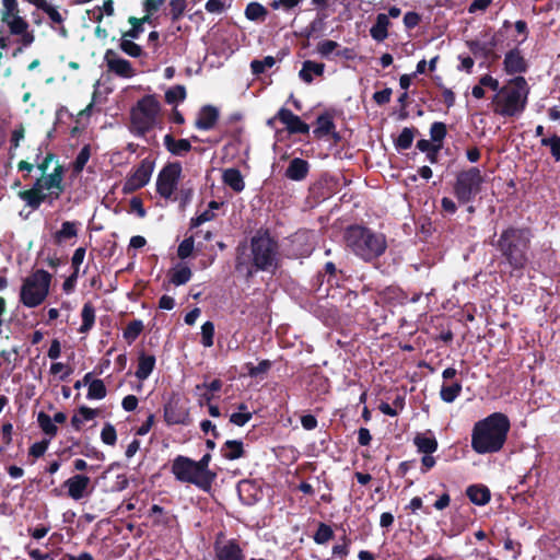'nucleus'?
I'll use <instances>...</instances> for the list:
<instances>
[{
    "mask_svg": "<svg viewBox=\"0 0 560 560\" xmlns=\"http://www.w3.org/2000/svg\"><path fill=\"white\" fill-rule=\"evenodd\" d=\"M466 495L476 505H486L490 499L491 493L485 485H471L466 489Z\"/></svg>",
    "mask_w": 560,
    "mask_h": 560,
    "instance_id": "obj_28",
    "label": "nucleus"
},
{
    "mask_svg": "<svg viewBox=\"0 0 560 560\" xmlns=\"http://www.w3.org/2000/svg\"><path fill=\"white\" fill-rule=\"evenodd\" d=\"M194 248H195L194 236L191 235V236L184 238L177 248L178 258H180L183 260L188 258L189 256H191Z\"/></svg>",
    "mask_w": 560,
    "mask_h": 560,
    "instance_id": "obj_56",
    "label": "nucleus"
},
{
    "mask_svg": "<svg viewBox=\"0 0 560 560\" xmlns=\"http://www.w3.org/2000/svg\"><path fill=\"white\" fill-rule=\"evenodd\" d=\"M156 359L153 354H147L145 352H140L138 357V365L136 370V377L140 381L147 380L155 368Z\"/></svg>",
    "mask_w": 560,
    "mask_h": 560,
    "instance_id": "obj_25",
    "label": "nucleus"
},
{
    "mask_svg": "<svg viewBox=\"0 0 560 560\" xmlns=\"http://www.w3.org/2000/svg\"><path fill=\"white\" fill-rule=\"evenodd\" d=\"M78 222L65 221L61 229L54 234V242L61 244L62 242L75 237L78 235Z\"/></svg>",
    "mask_w": 560,
    "mask_h": 560,
    "instance_id": "obj_36",
    "label": "nucleus"
},
{
    "mask_svg": "<svg viewBox=\"0 0 560 560\" xmlns=\"http://www.w3.org/2000/svg\"><path fill=\"white\" fill-rule=\"evenodd\" d=\"M324 71H325L324 63L315 62L312 60H305L302 65V69L299 72V77L303 82L311 84L314 80L313 74H315L317 77H322L324 74Z\"/></svg>",
    "mask_w": 560,
    "mask_h": 560,
    "instance_id": "obj_31",
    "label": "nucleus"
},
{
    "mask_svg": "<svg viewBox=\"0 0 560 560\" xmlns=\"http://www.w3.org/2000/svg\"><path fill=\"white\" fill-rule=\"evenodd\" d=\"M182 174L179 162L167 163L156 178V192L164 199H171L177 189Z\"/></svg>",
    "mask_w": 560,
    "mask_h": 560,
    "instance_id": "obj_12",
    "label": "nucleus"
},
{
    "mask_svg": "<svg viewBox=\"0 0 560 560\" xmlns=\"http://www.w3.org/2000/svg\"><path fill=\"white\" fill-rule=\"evenodd\" d=\"M314 249L307 232H296L290 237L287 257L291 259L308 257Z\"/></svg>",
    "mask_w": 560,
    "mask_h": 560,
    "instance_id": "obj_15",
    "label": "nucleus"
},
{
    "mask_svg": "<svg viewBox=\"0 0 560 560\" xmlns=\"http://www.w3.org/2000/svg\"><path fill=\"white\" fill-rule=\"evenodd\" d=\"M149 516L154 517V525H170L172 516H170L162 506L153 504L149 511Z\"/></svg>",
    "mask_w": 560,
    "mask_h": 560,
    "instance_id": "obj_49",
    "label": "nucleus"
},
{
    "mask_svg": "<svg viewBox=\"0 0 560 560\" xmlns=\"http://www.w3.org/2000/svg\"><path fill=\"white\" fill-rule=\"evenodd\" d=\"M131 122L133 127V133L138 137H145L155 125L156 119L145 118L144 116L131 113Z\"/></svg>",
    "mask_w": 560,
    "mask_h": 560,
    "instance_id": "obj_34",
    "label": "nucleus"
},
{
    "mask_svg": "<svg viewBox=\"0 0 560 560\" xmlns=\"http://www.w3.org/2000/svg\"><path fill=\"white\" fill-rule=\"evenodd\" d=\"M144 326L142 320L140 319H133L129 322L124 329V338L127 340L128 343H132L142 332Z\"/></svg>",
    "mask_w": 560,
    "mask_h": 560,
    "instance_id": "obj_41",
    "label": "nucleus"
},
{
    "mask_svg": "<svg viewBox=\"0 0 560 560\" xmlns=\"http://www.w3.org/2000/svg\"><path fill=\"white\" fill-rule=\"evenodd\" d=\"M271 366L272 363L270 360H261L257 365H254L250 362L245 364L247 374L253 378H257L260 375L266 374L271 369Z\"/></svg>",
    "mask_w": 560,
    "mask_h": 560,
    "instance_id": "obj_48",
    "label": "nucleus"
},
{
    "mask_svg": "<svg viewBox=\"0 0 560 560\" xmlns=\"http://www.w3.org/2000/svg\"><path fill=\"white\" fill-rule=\"evenodd\" d=\"M205 9L209 13L221 14L226 9L225 0H208Z\"/></svg>",
    "mask_w": 560,
    "mask_h": 560,
    "instance_id": "obj_64",
    "label": "nucleus"
},
{
    "mask_svg": "<svg viewBox=\"0 0 560 560\" xmlns=\"http://www.w3.org/2000/svg\"><path fill=\"white\" fill-rule=\"evenodd\" d=\"M325 275L327 276V282L332 285L334 283H338L339 279L338 273L341 275L342 272L337 270L336 265L332 261H328L324 266Z\"/></svg>",
    "mask_w": 560,
    "mask_h": 560,
    "instance_id": "obj_61",
    "label": "nucleus"
},
{
    "mask_svg": "<svg viewBox=\"0 0 560 560\" xmlns=\"http://www.w3.org/2000/svg\"><path fill=\"white\" fill-rule=\"evenodd\" d=\"M280 267L279 243L269 229H258L250 237L249 246L236 247L235 271L247 280L259 271L275 272Z\"/></svg>",
    "mask_w": 560,
    "mask_h": 560,
    "instance_id": "obj_2",
    "label": "nucleus"
},
{
    "mask_svg": "<svg viewBox=\"0 0 560 560\" xmlns=\"http://www.w3.org/2000/svg\"><path fill=\"white\" fill-rule=\"evenodd\" d=\"M466 45L474 56H480L485 59H493L492 54L490 52L485 43H480L479 40H467Z\"/></svg>",
    "mask_w": 560,
    "mask_h": 560,
    "instance_id": "obj_52",
    "label": "nucleus"
},
{
    "mask_svg": "<svg viewBox=\"0 0 560 560\" xmlns=\"http://www.w3.org/2000/svg\"><path fill=\"white\" fill-rule=\"evenodd\" d=\"M503 66L504 71L510 75L524 73L528 69L527 61L518 48H513L505 54Z\"/></svg>",
    "mask_w": 560,
    "mask_h": 560,
    "instance_id": "obj_19",
    "label": "nucleus"
},
{
    "mask_svg": "<svg viewBox=\"0 0 560 560\" xmlns=\"http://www.w3.org/2000/svg\"><path fill=\"white\" fill-rule=\"evenodd\" d=\"M222 180L235 192H241L245 188V182L238 168L231 167L224 170Z\"/></svg>",
    "mask_w": 560,
    "mask_h": 560,
    "instance_id": "obj_30",
    "label": "nucleus"
},
{
    "mask_svg": "<svg viewBox=\"0 0 560 560\" xmlns=\"http://www.w3.org/2000/svg\"><path fill=\"white\" fill-rule=\"evenodd\" d=\"M541 147H547L550 150V154L556 162H560V136L553 133L550 137L541 138Z\"/></svg>",
    "mask_w": 560,
    "mask_h": 560,
    "instance_id": "obj_42",
    "label": "nucleus"
},
{
    "mask_svg": "<svg viewBox=\"0 0 560 560\" xmlns=\"http://www.w3.org/2000/svg\"><path fill=\"white\" fill-rule=\"evenodd\" d=\"M390 25L389 19L385 13H380L376 21L370 28V34L376 42H383L388 37V26Z\"/></svg>",
    "mask_w": 560,
    "mask_h": 560,
    "instance_id": "obj_32",
    "label": "nucleus"
},
{
    "mask_svg": "<svg viewBox=\"0 0 560 560\" xmlns=\"http://www.w3.org/2000/svg\"><path fill=\"white\" fill-rule=\"evenodd\" d=\"M107 395L104 382L100 378L93 380L88 389V399H103Z\"/></svg>",
    "mask_w": 560,
    "mask_h": 560,
    "instance_id": "obj_46",
    "label": "nucleus"
},
{
    "mask_svg": "<svg viewBox=\"0 0 560 560\" xmlns=\"http://www.w3.org/2000/svg\"><path fill=\"white\" fill-rule=\"evenodd\" d=\"M128 22L131 24V28L122 33V37L137 39L143 33V25L138 21V18L130 16Z\"/></svg>",
    "mask_w": 560,
    "mask_h": 560,
    "instance_id": "obj_57",
    "label": "nucleus"
},
{
    "mask_svg": "<svg viewBox=\"0 0 560 560\" xmlns=\"http://www.w3.org/2000/svg\"><path fill=\"white\" fill-rule=\"evenodd\" d=\"M334 129H336L334 117L330 113L325 112L317 116L316 127L314 128L313 133L315 138L322 139L328 136L329 132H334Z\"/></svg>",
    "mask_w": 560,
    "mask_h": 560,
    "instance_id": "obj_27",
    "label": "nucleus"
},
{
    "mask_svg": "<svg viewBox=\"0 0 560 560\" xmlns=\"http://www.w3.org/2000/svg\"><path fill=\"white\" fill-rule=\"evenodd\" d=\"M187 96L186 88L182 84L174 85L165 92V102L167 104H176L184 102Z\"/></svg>",
    "mask_w": 560,
    "mask_h": 560,
    "instance_id": "obj_44",
    "label": "nucleus"
},
{
    "mask_svg": "<svg viewBox=\"0 0 560 560\" xmlns=\"http://www.w3.org/2000/svg\"><path fill=\"white\" fill-rule=\"evenodd\" d=\"M161 110V104L155 95H144L137 102L131 113L144 116L145 118L156 119Z\"/></svg>",
    "mask_w": 560,
    "mask_h": 560,
    "instance_id": "obj_20",
    "label": "nucleus"
},
{
    "mask_svg": "<svg viewBox=\"0 0 560 560\" xmlns=\"http://www.w3.org/2000/svg\"><path fill=\"white\" fill-rule=\"evenodd\" d=\"M413 444L417 451L422 454H433L439 447L438 440L430 433H417L413 438Z\"/></svg>",
    "mask_w": 560,
    "mask_h": 560,
    "instance_id": "obj_26",
    "label": "nucleus"
},
{
    "mask_svg": "<svg viewBox=\"0 0 560 560\" xmlns=\"http://www.w3.org/2000/svg\"><path fill=\"white\" fill-rule=\"evenodd\" d=\"M211 455L205 454L198 462L194 460V466L199 474L200 481L202 482V490L208 492L211 490L212 485L217 478V474L209 469Z\"/></svg>",
    "mask_w": 560,
    "mask_h": 560,
    "instance_id": "obj_22",
    "label": "nucleus"
},
{
    "mask_svg": "<svg viewBox=\"0 0 560 560\" xmlns=\"http://www.w3.org/2000/svg\"><path fill=\"white\" fill-rule=\"evenodd\" d=\"M104 61L108 71L115 73L117 77L130 79L136 74L131 62L127 59L120 58L113 49H107L105 51Z\"/></svg>",
    "mask_w": 560,
    "mask_h": 560,
    "instance_id": "obj_16",
    "label": "nucleus"
},
{
    "mask_svg": "<svg viewBox=\"0 0 560 560\" xmlns=\"http://www.w3.org/2000/svg\"><path fill=\"white\" fill-rule=\"evenodd\" d=\"M164 147L174 156H184L192 148L188 139H175L171 133L164 136Z\"/></svg>",
    "mask_w": 560,
    "mask_h": 560,
    "instance_id": "obj_24",
    "label": "nucleus"
},
{
    "mask_svg": "<svg viewBox=\"0 0 560 560\" xmlns=\"http://www.w3.org/2000/svg\"><path fill=\"white\" fill-rule=\"evenodd\" d=\"M418 133L415 127H405L400 135L394 140L395 148L398 151H405L411 148L413 139Z\"/></svg>",
    "mask_w": 560,
    "mask_h": 560,
    "instance_id": "obj_35",
    "label": "nucleus"
},
{
    "mask_svg": "<svg viewBox=\"0 0 560 560\" xmlns=\"http://www.w3.org/2000/svg\"><path fill=\"white\" fill-rule=\"evenodd\" d=\"M51 275L44 270L37 269L27 276L21 285L20 302L28 307L39 306L49 293Z\"/></svg>",
    "mask_w": 560,
    "mask_h": 560,
    "instance_id": "obj_7",
    "label": "nucleus"
},
{
    "mask_svg": "<svg viewBox=\"0 0 560 560\" xmlns=\"http://www.w3.org/2000/svg\"><path fill=\"white\" fill-rule=\"evenodd\" d=\"M37 424L45 435L51 440L58 433V427L54 423L52 418L45 411H39L37 415Z\"/></svg>",
    "mask_w": 560,
    "mask_h": 560,
    "instance_id": "obj_40",
    "label": "nucleus"
},
{
    "mask_svg": "<svg viewBox=\"0 0 560 560\" xmlns=\"http://www.w3.org/2000/svg\"><path fill=\"white\" fill-rule=\"evenodd\" d=\"M247 20L253 22H264L268 15V10L259 2H249L244 12Z\"/></svg>",
    "mask_w": 560,
    "mask_h": 560,
    "instance_id": "obj_38",
    "label": "nucleus"
},
{
    "mask_svg": "<svg viewBox=\"0 0 560 560\" xmlns=\"http://www.w3.org/2000/svg\"><path fill=\"white\" fill-rule=\"evenodd\" d=\"M308 173L310 163L304 159L294 158L290 161L284 175L291 180L301 182L307 177Z\"/></svg>",
    "mask_w": 560,
    "mask_h": 560,
    "instance_id": "obj_23",
    "label": "nucleus"
},
{
    "mask_svg": "<svg viewBox=\"0 0 560 560\" xmlns=\"http://www.w3.org/2000/svg\"><path fill=\"white\" fill-rule=\"evenodd\" d=\"M533 236L529 226L509 225L490 244L500 254L501 264L522 275L530 261Z\"/></svg>",
    "mask_w": 560,
    "mask_h": 560,
    "instance_id": "obj_3",
    "label": "nucleus"
},
{
    "mask_svg": "<svg viewBox=\"0 0 560 560\" xmlns=\"http://www.w3.org/2000/svg\"><path fill=\"white\" fill-rule=\"evenodd\" d=\"M276 118L285 126L287 130L291 135H307L310 132V126L288 108H280Z\"/></svg>",
    "mask_w": 560,
    "mask_h": 560,
    "instance_id": "obj_18",
    "label": "nucleus"
},
{
    "mask_svg": "<svg viewBox=\"0 0 560 560\" xmlns=\"http://www.w3.org/2000/svg\"><path fill=\"white\" fill-rule=\"evenodd\" d=\"M49 443H50L49 439H44L39 442L32 444L31 447L28 448V455L33 456L34 458L42 457L46 453V451L49 446Z\"/></svg>",
    "mask_w": 560,
    "mask_h": 560,
    "instance_id": "obj_60",
    "label": "nucleus"
},
{
    "mask_svg": "<svg viewBox=\"0 0 560 560\" xmlns=\"http://www.w3.org/2000/svg\"><path fill=\"white\" fill-rule=\"evenodd\" d=\"M214 219V213L210 210H205L200 214L190 220V229L198 228L199 225Z\"/></svg>",
    "mask_w": 560,
    "mask_h": 560,
    "instance_id": "obj_63",
    "label": "nucleus"
},
{
    "mask_svg": "<svg viewBox=\"0 0 560 560\" xmlns=\"http://www.w3.org/2000/svg\"><path fill=\"white\" fill-rule=\"evenodd\" d=\"M276 63V59L272 56H267L264 59H254L250 62V69L253 74L259 75L264 73L267 69L273 67Z\"/></svg>",
    "mask_w": 560,
    "mask_h": 560,
    "instance_id": "obj_51",
    "label": "nucleus"
},
{
    "mask_svg": "<svg viewBox=\"0 0 560 560\" xmlns=\"http://www.w3.org/2000/svg\"><path fill=\"white\" fill-rule=\"evenodd\" d=\"M334 536H335V533H334L331 526H329L326 523L320 522L318 524L317 530L313 535V539L317 545H325L326 542L331 540L334 538Z\"/></svg>",
    "mask_w": 560,
    "mask_h": 560,
    "instance_id": "obj_43",
    "label": "nucleus"
},
{
    "mask_svg": "<svg viewBox=\"0 0 560 560\" xmlns=\"http://www.w3.org/2000/svg\"><path fill=\"white\" fill-rule=\"evenodd\" d=\"M253 418V413L250 411L245 412H233L230 416V422L237 427H244L247 422H249Z\"/></svg>",
    "mask_w": 560,
    "mask_h": 560,
    "instance_id": "obj_62",
    "label": "nucleus"
},
{
    "mask_svg": "<svg viewBox=\"0 0 560 560\" xmlns=\"http://www.w3.org/2000/svg\"><path fill=\"white\" fill-rule=\"evenodd\" d=\"M214 329V324L210 320L202 324L200 342L203 347L210 348L213 346Z\"/></svg>",
    "mask_w": 560,
    "mask_h": 560,
    "instance_id": "obj_53",
    "label": "nucleus"
},
{
    "mask_svg": "<svg viewBox=\"0 0 560 560\" xmlns=\"http://www.w3.org/2000/svg\"><path fill=\"white\" fill-rule=\"evenodd\" d=\"M172 474L176 480L195 485L202 490V482L194 466V459L184 455L176 456L172 463Z\"/></svg>",
    "mask_w": 560,
    "mask_h": 560,
    "instance_id": "obj_13",
    "label": "nucleus"
},
{
    "mask_svg": "<svg viewBox=\"0 0 560 560\" xmlns=\"http://www.w3.org/2000/svg\"><path fill=\"white\" fill-rule=\"evenodd\" d=\"M339 47V44L331 39H325L317 44V51L324 58L329 56Z\"/></svg>",
    "mask_w": 560,
    "mask_h": 560,
    "instance_id": "obj_58",
    "label": "nucleus"
},
{
    "mask_svg": "<svg viewBox=\"0 0 560 560\" xmlns=\"http://www.w3.org/2000/svg\"><path fill=\"white\" fill-rule=\"evenodd\" d=\"M91 479L86 475L77 474L63 481L62 487L68 490V497L74 501H80L88 494V488Z\"/></svg>",
    "mask_w": 560,
    "mask_h": 560,
    "instance_id": "obj_17",
    "label": "nucleus"
},
{
    "mask_svg": "<svg viewBox=\"0 0 560 560\" xmlns=\"http://www.w3.org/2000/svg\"><path fill=\"white\" fill-rule=\"evenodd\" d=\"M119 48L121 49V51H124L126 55L132 58H139L143 55L142 47L127 37L121 36Z\"/></svg>",
    "mask_w": 560,
    "mask_h": 560,
    "instance_id": "obj_47",
    "label": "nucleus"
},
{
    "mask_svg": "<svg viewBox=\"0 0 560 560\" xmlns=\"http://www.w3.org/2000/svg\"><path fill=\"white\" fill-rule=\"evenodd\" d=\"M163 418L167 425H189L190 409L179 393H172L163 406Z\"/></svg>",
    "mask_w": 560,
    "mask_h": 560,
    "instance_id": "obj_10",
    "label": "nucleus"
},
{
    "mask_svg": "<svg viewBox=\"0 0 560 560\" xmlns=\"http://www.w3.org/2000/svg\"><path fill=\"white\" fill-rule=\"evenodd\" d=\"M529 85L526 79L517 75L508 81L491 100L493 113L502 117H517L526 108Z\"/></svg>",
    "mask_w": 560,
    "mask_h": 560,
    "instance_id": "obj_6",
    "label": "nucleus"
},
{
    "mask_svg": "<svg viewBox=\"0 0 560 560\" xmlns=\"http://www.w3.org/2000/svg\"><path fill=\"white\" fill-rule=\"evenodd\" d=\"M485 177L481 171L471 166L467 170H462L456 174L453 185V194L459 205H467L476 198L481 191Z\"/></svg>",
    "mask_w": 560,
    "mask_h": 560,
    "instance_id": "obj_8",
    "label": "nucleus"
},
{
    "mask_svg": "<svg viewBox=\"0 0 560 560\" xmlns=\"http://www.w3.org/2000/svg\"><path fill=\"white\" fill-rule=\"evenodd\" d=\"M91 156V148L90 144L83 145V148L78 153L75 160L73 161L72 167L73 172L79 174L83 171L89 159Z\"/></svg>",
    "mask_w": 560,
    "mask_h": 560,
    "instance_id": "obj_50",
    "label": "nucleus"
},
{
    "mask_svg": "<svg viewBox=\"0 0 560 560\" xmlns=\"http://www.w3.org/2000/svg\"><path fill=\"white\" fill-rule=\"evenodd\" d=\"M82 324L79 328V332L88 334L94 326L95 323V308L91 302L84 303L81 311Z\"/></svg>",
    "mask_w": 560,
    "mask_h": 560,
    "instance_id": "obj_37",
    "label": "nucleus"
},
{
    "mask_svg": "<svg viewBox=\"0 0 560 560\" xmlns=\"http://www.w3.org/2000/svg\"><path fill=\"white\" fill-rule=\"evenodd\" d=\"M43 154L42 148L37 149L34 159L40 176L36 178L32 188L19 191L18 196L32 210H37L42 203L54 206L61 195L65 192L66 185L63 183L65 167L52 152H47L40 160Z\"/></svg>",
    "mask_w": 560,
    "mask_h": 560,
    "instance_id": "obj_1",
    "label": "nucleus"
},
{
    "mask_svg": "<svg viewBox=\"0 0 560 560\" xmlns=\"http://www.w3.org/2000/svg\"><path fill=\"white\" fill-rule=\"evenodd\" d=\"M1 22L8 25L10 34L20 36L22 47H28L35 40L27 21L20 15L18 0H2Z\"/></svg>",
    "mask_w": 560,
    "mask_h": 560,
    "instance_id": "obj_9",
    "label": "nucleus"
},
{
    "mask_svg": "<svg viewBox=\"0 0 560 560\" xmlns=\"http://www.w3.org/2000/svg\"><path fill=\"white\" fill-rule=\"evenodd\" d=\"M511 429L509 417L493 412L477 421L471 431V448L480 455L500 452Z\"/></svg>",
    "mask_w": 560,
    "mask_h": 560,
    "instance_id": "obj_4",
    "label": "nucleus"
},
{
    "mask_svg": "<svg viewBox=\"0 0 560 560\" xmlns=\"http://www.w3.org/2000/svg\"><path fill=\"white\" fill-rule=\"evenodd\" d=\"M447 135L446 125L442 121H434L430 127L431 141L436 145H443V141Z\"/></svg>",
    "mask_w": 560,
    "mask_h": 560,
    "instance_id": "obj_45",
    "label": "nucleus"
},
{
    "mask_svg": "<svg viewBox=\"0 0 560 560\" xmlns=\"http://www.w3.org/2000/svg\"><path fill=\"white\" fill-rule=\"evenodd\" d=\"M219 109L213 105L202 106L195 120V127L199 130H211L219 120Z\"/></svg>",
    "mask_w": 560,
    "mask_h": 560,
    "instance_id": "obj_21",
    "label": "nucleus"
},
{
    "mask_svg": "<svg viewBox=\"0 0 560 560\" xmlns=\"http://www.w3.org/2000/svg\"><path fill=\"white\" fill-rule=\"evenodd\" d=\"M187 8L186 0H172L170 2L168 15L173 22H177L184 14Z\"/></svg>",
    "mask_w": 560,
    "mask_h": 560,
    "instance_id": "obj_55",
    "label": "nucleus"
},
{
    "mask_svg": "<svg viewBox=\"0 0 560 560\" xmlns=\"http://www.w3.org/2000/svg\"><path fill=\"white\" fill-rule=\"evenodd\" d=\"M342 544L335 545L332 547V556L340 558V560H343L350 551V544L351 540L348 538L347 535H343L341 537Z\"/></svg>",
    "mask_w": 560,
    "mask_h": 560,
    "instance_id": "obj_59",
    "label": "nucleus"
},
{
    "mask_svg": "<svg viewBox=\"0 0 560 560\" xmlns=\"http://www.w3.org/2000/svg\"><path fill=\"white\" fill-rule=\"evenodd\" d=\"M192 277V271L187 265L178 264L168 271V280L172 284L178 287L186 284Z\"/></svg>",
    "mask_w": 560,
    "mask_h": 560,
    "instance_id": "obj_33",
    "label": "nucleus"
},
{
    "mask_svg": "<svg viewBox=\"0 0 560 560\" xmlns=\"http://www.w3.org/2000/svg\"><path fill=\"white\" fill-rule=\"evenodd\" d=\"M221 455L228 460H236L245 456L244 444L241 440H228L221 446Z\"/></svg>",
    "mask_w": 560,
    "mask_h": 560,
    "instance_id": "obj_29",
    "label": "nucleus"
},
{
    "mask_svg": "<svg viewBox=\"0 0 560 560\" xmlns=\"http://www.w3.org/2000/svg\"><path fill=\"white\" fill-rule=\"evenodd\" d=\"M101 440L104 444L114 446L117 442V432L115 427L106 422L101 431Z\"/></svg>",
    "mask_w": 560,
    "mask_h": 560,
    "instance_id": "obj_54",
    "label": "nucleus"
},
{
    "mask_svg": "<svg viewBox=\"0 0 560 560\" xmlns=\"http://www.w3.org/2000/svg\"><path fill=\"white\" fill-rule=\"evenodd\" d=\"M343 237L347 247L365 262L376 260L387 249L385 234L375 232L364 225H349L345 231Z\"/></svg>",
    "mask_w": 560,
    "mask_h": 560,
    "instance_id": "obj_5",
    "label": "nucleus"
},
{
    "mask_svg": "<svg viewBox=\"0 0 560 560\" xmlns=\"http://www.w3.org/2000/svg\"><path fill=\"white\" fill-rule=\"evenodd\" d=\"M462 383L456 381L452 384L443 383L440 389V397L444 402L451 404L460 395Z\"/></svg>",
    "mask_w": 560,
    "mask_h": 560,
    "instance_id": "obj_39",
    "label": "nucleus"
},
{
    "mask_svg": "<svg viewBox=\"0 0 560 560\" xmlns=\"http://www.w3.org/2000/svg\"><path fill=\"white\" fill-rule=\"evenodd\" d=\"M214 560H246V553L240 541L230 538L221 541L219 538L213 544Z\"/></svg>",
    "mask_w": 560,
    "mask_h": 560,
    "instance_id": "obj_14",
    "label": "nucleus"
},
{
    "mask_svg": "<svg viewBox=\"0 0 560 560\" xmlns=\"http://www.w3.org/2000/svg\"><path fill=\"white\" fill-rule=\"evenodd\" d=\"M154 165L151 158H145L138 166L133 167L122 185V194L129 195L144 187L151 179Z\"/></svg>",
    "mask_w": 560,
    "mask_h": 560,
    "instance_id": "obj_11",
    "label": "nucleus"
}]
</instances>
